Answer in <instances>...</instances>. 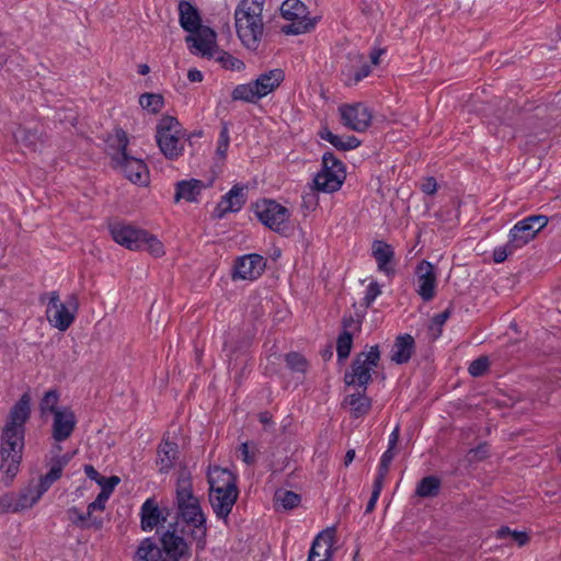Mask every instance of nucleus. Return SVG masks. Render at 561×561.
<instances>
[{"label": "nucleus", "instance_id": "44", "mask_svg": "<svg viewBox=\"0 0 561 561\" xmlns=\"http://www.w3.org/2000/svg\"><path fill=\"white\" fill-rule=\"evenodd\" d=\"M275 497L285 510L297 507L300 503V496L293 491H278Z\"/></svg>", "mask_w": 561, "mask_h": 561}, {"label": "nucleus", "instance_id": "64", "mask_svg": "<svg viewBox=\"0 0 561 561\" xmlns=\"http://www.w3.org/2000/svg\"><path fill=\"white\" fill-rule=\"evenodd\" d=\"M304 203L306 205H314L316 204V197L312 193L302 195Z\"/></svg>", "mask_w": 561, "mask_h": 561}, {"label": "nucleus", "instance_id": "56", "mask_svg": "<svg viewBox=\"0 0 561 561\" xmlns=\"http://www.w3.org/2000/svg\"><path fill=\"white\" fill-rule=\"evenodd\" d=\"M510 539L511 541L516 542L519 547H523L528 542L529 537L525 531L514 530Z\"/></svg>", "mask_w": 561, "mask_h": 561}, {"label": "nucleus", "instance_id": "8", "mask_svg": "<svg viewBox=\"0 0 561 561\" xmlns=\"http://www.w3.org/2000/svg\"><path fill=\"white\" fill-rule=\"evenodd\" d=\"M380 360L379 346H370L368 352H360L352 362L351 369L345 373L344 381L347 386H354L366 391L371 381V374Z\"/></svg>", "mask_w": 561, "mask_h": 561}, {"label": "nucleus", "instance_id": "9", "mask_svg": "<svg viewBox=\"0 0 561 561\" xmlns=\"http://www.w3.org/2000/svg\"><path fill=\"white\" fill-rule=\"evenodd\" d=\"M119 142V151L113 157L115 168H118L131 183L147 185L149 183V170L141 159L127 153V139L124 131H122Z\"/></svg>", "mask_w": 561, "mask_h": 561}, {"label": "nucleus", "instance_id": "10", "mask_svg": "<svg viewBox=\"0 0 561 561\" xmlns=\"http://www.w3.org/2000/svg\"><path fill=\"white\" fill-rule=\"evenodd\" d=\"M259 220L271 230L284 233L288 229L289 210L272 199H264L255 205Z\"/></svg>", "mask_w": 561, "mask_h": 561}, {"label": "nucleus", "instance_id": "33", "mask_svg": "<svg viewBox=\"0 0 561 561\" xmlns=\"http://www.w3.org/2000/svg\"><path fill=\"white\" fill-rule=\"evenodd\" d=\"M319 136L321 139L330 142L334 148L342 151L355 149L360 145V141L355 136H347L346 139H343L327 127L319 131Z\"/></svg>", "mask_w": 561, "mask_h": 561}, {"label": "nucleus", "instance_id": "27", "mask_svg": "<svg viewBox=\"0 0 561 561\" xmlns=\"http://www.w3.org/2000/svg\"><path fill=\"white\" fill-rule=\"evenodd\" d=\"M414 348L415 342L410 334L398 336L392 346L391 360L397 364L408 363L414 353Z\"/></svg>", "mask_w": 561, "mask_h": 561}, {"label": "nucleus", "instance_id": "31", "mask_svg": "<svg viewBox=\"0 0 561 561\" xmlns=\"http://www.w3.org/2000/svg\"><path fill=\"white\" fill-rule=\"evenodd\" d=\"M134 561H169L163 558L161 548L151 539H144L135 553Z\"/></svg>", "mask_w": 561, "mask_h": 561}, {"label": "nucleus", "instance_id": "21", "mask_svg": "<svg viewBox=\"0 0 561 561\" xmlns=\"http://www.w3.org/2000/svg\"><path fill=\"white\" fill-rule=\"evenodd\" d=\"M245 187L233 185L217 204L215 214L218 218H222L228 213H237L245 204Z\"/></svg>", "mask_w": 561, "mask_h": 561}, {"label": "nucleus", "instance_id": "59", "mask_svg": "<svg viewBox=\"0 0 561 561\" xmlns=\"http://www.w3.org/2000/svg\"><path fill=\"white\" fill-rule=\"evenodd\" d=\"M399 434H400V430H399V426L397 425L389 436L388 448H390V449L396 448V445L399 440Z\"/></svg>", "mask_w": 561, "mask_h": 561}, {"label": "nucleus", "instance_id": "7", "mask_svg": "<svg viewBox=\"0 0 561 561\" xmlns=\"http://www.w3.org/2000/svg\"><path fill=\"white\" fill-rule=\"evenodd\" d=\"M156 140L164 157L176 160L184 151V140L179 121L173 116H163L156 131Z\"/></svg>", "mask_w": 561, "mask_h": 561}, {"label": "nucleus", "instance_id": "34", "mask_svg": "<svg viewBox=\"0 0 561 561\" xmlns=\"http://www.w3.org/2000/svg\"><path fill=\"white\" fill-rule=\"evenodd\" d=\"M345 402L350 405L354 417L364 416L371 408V400L365 394L363 389L362 391L347 396Z\"/></svg>", "mask_w": 561, "mask_h": 561}, {"label": "nucleus", "instance_id": "17", "mask_svg": "<svg viewBox=\"0 0 561 561\" xmlns=\"http://www.w3.org/2000/svg\"><path fill=\"white\" fill-rule=\"evenodd\" d=\"M334 542V527H329L320 531L312 541L308 561H332Z\"/></svg>", "mask_w": 561, "mask_h": 561}, {"label": "nucleus", "instance_id": "46", "mask_svg": "<svg viewBox=\"0 0 561 561\" xmlns=\"http://www.w3.org/2000/svg\"><path fill=\"white\" fill-rule=\"evenodd\" d=\"M379 295H381L380 285L375 280L370 282L366 288L362 306H364L365 308H369Z\"/></svg>", "mask_w": 561, "mask_h": 561}, {"label": "nucleus", "instance_id": "25", "mask_svg": "<svg viewBox=\"0 0 561 561\" xmlns=\"http://www.w3.org/2000/svg\"><path fill=\"white\" fill-rule=\"evenodd\" d=\"M165 517L162 515L157 502L153 499H147L140 508V525L142 530L151 531Z\"/></svg>", "mask_w": 561, "mask_h": 561}, {"label": "nucleus", "instance_id": "37", "mask_svg": "<svg viewBox=\"0 0 561 561\" xmlns=\"http://www.w3.org/2000/svg\"><path fill=\"white\" fill-rule=\"evenodd\" d=\"M353 334L350 331L343 330L336 340V355L340 362L345 360L352 351Z\"/></svg>", "mask_w": 561, "mask_h": 561}, {"label": "nucleus", "instance_id": "2", "mask_svg": "<svg viewBox=\"0 0 561 561\" xmlns=\"http://www.w3.org/2000/svg\"><path fill=\"white\" fill-rule=\"evenodd\" d=\"M174 505L178 517L176 527L181 525V534L194 541L198 550H204L208 533L207 515L202 508L199 499L193 492L192 478L187 471L179 474Z\"/></svg>", "mask_w": 561, "mask_h": 561}, {"label": "nucleus", "instance_id": "14", "mask_svg": "<svg viewBox=\"0 0 561 561\" xmlns=\"http://www.w3.org/2000/svg\"><path fill=\"white\" fill-rule=\"evenodd\" d=\"M416 293L424 301H431L436 295L437 279L435 267L423 260L415 268Z\"/></svg>", "mask_w": 561, "mask_h": 561}, {"label": "nucleus", "instance_id": "42", "mask_svg": "<svg viewBox=\"0 0 561 561\" xmlns=\"http://www.w3.org/2000/svg\"><path fill=\"white\" fill-rule=\"evenodd\" d=\"M322 169L333 173H341V175L345 176L344 164L330 151L324 152L322 156Z\"/></svg>", "mask_w": 561, "mask_h": 561}, {"label": "nucleus", "instance_id": "30", "mask_svg": "<svg viewBox=\"0 0 561 561\" xmlns=\"http://www.w3.org/2000/svg\"><path fill=\"white\" fill-rule=\"evenodd\" d=\"M45 492L38 482H31L16 496L18 506L15 508L24 511L33 507Z\"/></svg>", "mask_w": 561, "mask_h": 561}, {"label": "nucleus", "instance_id": "5", "mask_svg": "<svg viewBox=\"0 0 561 561\" xmlns=\"http://www.w3.org/2000/svg\"><path fill=\"white\" fill-rule=\"evenodd\" d=\"M285 72L280 68H275L261 73L255 80L238 84L231 98L234 101H243L248 103H256L262 98H265L275 91L284 81Z\"/></svg>", "mask_w": 561, "mask_h": 561}, {"label": "nucleus", "instance_id": "55", "mask_svg": "<svg viewBox=\"0 0 561 561\" xmlns=\"http://www.w3.org/2000/svg\"><path fill=\"white\" fill-rule=\"evenodd\" d=\"M370 73V66L367 64H364L360 69L354 75V78L352 79V82L348 84H357L359 81H362L364 78L368 77Z\"/></svg>", "mask_w": 561, "mask_h": 561}, {"label": "nucleus", "instance_id": "45", "mask_svg": "<svg viewBox=\"0 0 561 561\" xmlns=\"http://www.w3.org/2000/svg\"><path fill=\"white\" fill-rule=\"evenodd\" d=\"M229 142H230L229 128H228L227 123H222L219 138L217 141V148H216V154L219 158H221V159L226 158L227 151L229 148Z\"/></svg>", "mask_w": 561, "mask_h": 561}, {"label": "nucleus", "instance_id": "1", "mask_svg": "<svg viewBox=\"0 0 561 561\" xmlns=\"http://www.w3.org/2000/svg\"><path fill=\"white\" fill-rule=\"evenodd\" d=\"M31 396L25 392L10 409L0 434V469L10 483L20 470L25 445V424L31 417Z\"/></svg>", "mask_w": 561, "mask_h": 561}, {"label": "nucleus", "instance_id": "57", "mask_svg": "<svg viewBox=\"0 0 561 561\" xmlns=\"http://www.w3.org/2000/svg\"><path fill=\"white\" fill-rule=\"evenodd\" d=\"M85 476L99 483V481L102 479V476L96 471V469L92 465H84L83 467Z\"/></svg>", "mask_w": 561, "mask_h": 561}, {"label": "nucleus", "instance_id": "47", "mask_svg": "<svg viewBox=\"0 0 561 561\" xmlns=\"http://www.w3.org/2000/svg\"><path fill=\"white\" fill-rule=\"evenodd\" d=\"M488 368L489 359L484 356H481L470 363L468 371L472 377H480L488 370Z\"/></svg>", "mask_w": 561, "mask_h": 561}, {"label": "nucleus", "instance_id": "26", "mask_svg": "<svg viewBox=\"0 0 561 561\" xmlns=\"http://www.w3.org/2000/svg\"><path fill=\"white\" fill-rule=\"evenodd\" d=\"M179 457V446L174 442L163 439L157 450V466L160 472H169Z\"/></svg>", "mask_w": 561, "mask_h": 561}, {"label": "nucleus", "instance_id": "54", "mask_svg": "<svg viewBox=\"0 0 561 561\" xmlns=\"http://www.w3.org/2000/svg\"><path fill=\"white\" fill-rule=\"evenodd\" d=\"M451 311L447 308L445 311L436 314L432 322L438 328V332L440 333V328L445 324V322L449 319Z\"/></svg>", "mask_w": 561, "mask_h": 561}, {"label": "nucleus", "instance_id": "43", "mask_svg": "<svg viewBox=\"0 0 561 561\" xmlns=\"http://www.w3.org/2000/svg\"><path fill=\"white\" fill-rule=\"evenodd\" d=\"M394 458V449L388 448L380 458V462L378 466V471L375 480L385 482V479L389 472L390 465Z\"/></svg>", "mask_w": 561, "mask_h": 561}, {"label": "nucleus", "instance_id": "22", "mask_svg": "<svg viewBox=\"0 0 561 561\" xmlns=\"http://www.w3.org/2000/svg\"><path fill=\"white\" fill-rule=\"evenodd\" d=\"M209 492L238 489L237 477L228 469L219 466L209 467L207 472Z\"/></svg>", "mask_w": 561, "mask_h": 561}, {"label": "nucleus", "instance_id": "61", "mask_svg": "<svg viewBox=\"0 0 561 561\" xmlns=\"http://www.w3.org/2000/svg\"><path fill=\"white\" fill-rule=\"evenodd\" d=\"M513 531L514 530H512L510 527L503 526V527H501V528H499L496 530V535L495 536H496L497 539H506V538H510L512 536Z\"/></svg>", "mask_w": 561, "mask_h": 561}, {"label": "nucleus", "instance_id": "49", "mask_svg": "<svg viewBox=\"0 0 561 561\" xmlns=\"http://www.w3.org/2000/svg\"><path fill=\"white\" fill-rule=\"evenodd\" d=\"M18 506L16 496L12 494H5L0 497V514L7 512H21V508H15Z\"/></svg>", "mask_w": 561, "mask_h": 561}, {"label": "nucleus", "instance_id": "35", "mask_svg": "<svg viewBox=\"0 0 561 561\" xmlns=\"http://www.w3.org/2000/svg\"><path fill=\"white\" fill-rule=\"evenodd\" d=\"M442 486L440 479L436 476H427L420 480L415 489L419 497H435L439 494Z\"/></svg>", "mask_w": 561, "mask_h": 561}, {"label": "nucleus", "instance_id": "62", "mask_svg": "<svg viewBox=\"0 0 561 561\" xmlns=\"http://www.w3.org/2000/svg\"><path fill=\"white\" fill-rule=\"evenodd\" d=\"M355 458V450L354 449H348L346 451V455H345V458H344V465L345 466H348Z\"/></svg>", "mask_w": 561, "mask_h": 561}, {"label": "nucleus", "instance_id": "53", "mask_svg": "<svg viewBox=\"0 0 561 561\" xmlns=\"http://www.w3.org/2000/svg\"><path fill=\"white\" fill-rule=\"evenodd\" d=\"M423 193L427 195H434L437 191V183L434 178H427L421 185Z\"/></svg>", "mask_w": 561, "mask_h": 561}, {"label": "nucleus", "instance_id": "24", "mask_svg": "<svg viewBox=\"0 0 561 561\" xmlns=\"http://www.w3.org/2000/svg\"><path fill=\"white\" fill-rule=\"evenodd\" d=\"M205 187L204 182L197 179L180 181L175 185L174 202L178 203L184 199L188 203H196Z\"/></svg>", "mask_w": 561, "mask_h": 561}, {"label": "nucleus", "instance_id": "6", "mask_svg": "<svg viewBox=\"0 0 561 561\" xmlns=\"http://www.w3.org/2000/svg\"><path fill=\"white\" fill-rule=\"evenodd\" d=\"M47 299L46 318L48 322L59 331H66L76 319L78 311V299L75 295H69L65 302L60 301L58 291L45 293L41 296V301Z\"/></svg>", "mask_w": 561, "mask_h": 561}, {"label": "nucleus", "instance_id": "50", "mask_svg": "<svg viewBox=\"0 0 561 561\" xmlns=\"http://www.w3.org/2000/svg\"><path fill=\"white\" fill-rule=\"evenodd\" d=\"M119 481V478L116 476L110 478L102 477L98 484L101 486V492L107 491L106 496L110 497Z\"/></svg>", "mask_w": 561, "mask_h": 561}, {"label": "nucleus", "instance_id": "60", "mask_svg": "<svg viewBox=\"0 0 561 561\" xmlns=\"http://www.w3.org/2000/svg\"><path fill=\"white\" fill-rule=\"evenodd\" d=\"M187 78L191 82H201L203 80V73L197 69H190Z\"/></svg>", "mask_w": 561, "mask_h": 561}, {"label": "nucleus", "instance_id": "4", "mask_svg": "<svg viewBox=\"0 0 561 561\" xmlns=\"http://www.w3.org/2000/svg\"><path fill=\"white\" fill-rule=\"evenodd\" d=\"M110 233L113 240L130 250L148 251L154 257H160L164 254V247L162 242L147 230L137 228L130 224L123 221L113 222L108 226Z\"/></svg>", "mask_w": 561, "mask_h": 561}, {"label": "nucleus", "instance_id": "19", "mask_svg": "<svg viewBox=\"0 0 561 561\" xmlns=\"http://www.w3.org/2000/svg\"><path fill=\"white\" fill-rule=\"evenodd\" d=\"M239 495L238 489L221 490L209 492V503L217 518L228 522V517L237 502Z\"/></svg>", "mask_w": 561, "mask_h": 561}, {"label": "nucleus", "instance_id": "16", "mask_svg": "<svg viewBox=\"0 0 561 561\" xmlns=\"http://www.w3.org/2000/svg\"><path fill=\"white\" fill-rule=\"evenodd\" d=\"M265 268V260L260 254H247L239 257L234 264L233 279L254 280L259 278Z\"/></svg>", "mask_w": 561, "mask_h": 561}, {"label": "nucleus", "instance_id": "20", "mask_svg": "<svg viewBox=\"0 0 561 561\" xmlns=\"http://www.w3.org/2000/svg\"><path fill=\"white\" fill-rule=\"evenodd\" d=\"M77 419L75 413L69 408H64L61 411H56L53 419L51 436L60 443L68 439L75 431Z\"/></svg>", "mask_w": 561, "mask_h": 561}, {"label": "nucleus", "instance_id": "29", "mask_svg": "<svg viewBox=\"0 0 561 561\" xmlns=\"http://www.w3.org/2000/svg\"><path fill=\"white\" fill-rule=\"evenodd\" d=\"M179 12H180V24L181 26L193 33L197 31L201 26V16L197 10L185 0L180 1L179 3Z\"/></svg>", "mask_w": 561, "mask_h": 561}, {"label": "nucleus", "instance_id": "36", "mask_svg": "<svg viewBox=\"0 0 561 561\" xmlns=\"http://www.w3.org/2000/svg\"><path fill=\"white\" fill-rule=\"evenodd\" d=\"M68 460L65 457H58L54 459L49 471L41 477L38 483L47 492V490L51 486L54 482L60 479L62 474V470L67 465Z\"/></svg>", "mask_w": 561, "mask_h": 561}, {"label": "nucleus", "instance_id": "48", "mask_svg": "<svg viewBox=\"0 0 561 561\" xmlns=\"http://www.w3.org/2000/svg\"><path fill=\"white\" fill-rule=\"evenodd\" d=\"M515 245L512 244L511 239H508L507 243L501 247H497L493 251V261L495 263L504 262L510 254H512L515 250Z\"/></svg>", "mask_w": 561, "mask_h": 561}, {"label": "nucleus", "instance_id": "18", "mask_svg": "<svg viewBox=\"0 0 561 561\" xmlns=\"http://www.w3.org/2000/svg\"><path fill=\"white\" fill-rule=\"evenodd\" d=\"M192 53L206 57H213L216 50V33L209 27H199L186 37Z\"/></svg>", "mask_w": 561, "mask_h": 561}, {"label": "nucleus", "instance_id": "32", "mask_svg": "<svg viewBox=\"0 0 561 561\" xmlns=\"http://www.w3.org/2000/svg\"><path fill=\"white\" fill-rule=\"evenodd\" d=\"M67 516L72 525L81 529L90 527L100 529L102 527V520L96 517H92V513H90L89 508L87 510V513H83L78 507L72 506L67 510Z\"/></svg>", "mask_w": 561, "mask_h": 561}, {"label": "nucleus", "instance_id": "39", "mask_svg": "<svg viewBox=\"0 0 561 561\" xmlns=\"http://www.w3.org/2000/svg\"><path fill=\"white\" fill-rule=\"evenodd\" d=\"M139 104L144 110L158 113L163 107L164 101L162 95L156 93H144L139 98Z\"/></svg>", "mask_w": 561, "mask_h": 561}, {"label": "nucleus", "instance_id": "63", "mask_svg": "<svg viewBox=\"0 0 561 561\" xmlns=\"http://www.w3.org/2000/svg\"><path fill=\"white\" fill-rule=\"evenodd\" d=\"M272 421V415L268 412H262L260 413V422L264 425L270 424Z\"/></svg>", "mask_w": 561, "mask_h": 561}, {"label": "nucleus", "instance_id": "23", "mask_svg": "<svg viewBox=\"0 0 561 561\" xmlns=\"http://www.w3.org/2000/svg\"><path fill=\"white\" fill-rule=\"evenodd\" d=\"M371 255L377 262L378 271L388 276L394 273V268L392 266L394 251L389 243L383 240H375L371 244Z\"/></svg>", "mask_w": 561, "mask_h": 561}, {"label": "nucleus", "instance_id": "41", "mask_svg": "<svg viewBox=\"0 0 561 561\" xmlns=\"http://www.w3.org/2000/svg\"><path fill=\"white\" fill-rule=\"evenodd\" d=\"M239 453L242 461L251 466L256 462L259 447L254 442H244L240 445Z\"/></svg>", "mask_w": 561, "mask_h": 561}, {"label": "nucleus", "instance_id": "40", "mask_svg": "<svg viewBox=\"0 0 561 561\" xmlns=\"http://www.w3.org/2000/svg\"><path fill=\"white\" fill-rule=\"evenodd\" d=\"M285 362L288 368L294 373L305 374L309 366L307 359L297 352L286 354Z\"/></svg>", "mask_w": 561, "mask_h": 561}, {"label": "nucleus", "instance_id": "11", "mask_svg": "<svg viewBox=\"0 0 561 561\" xmlns=\"http://www.w3.org/2000/svg\"><path fill=\"white\" fill-rule=\"evenodd\" d=\"M280 13L285 20L291 22L282 27L285 34L298 35L313 27V23L307 18V7L300 0H285L280 5Z\"/></svg>", "mask_w": 561, "mask_h": 561}, {"label": "nucleus", "instance_id": "58", "mask_svg": "<svg viewBox=\"0 0 561 561\" xmlns=\"http://www.w3.org/2000/svg\"><path fill=\"white\" fill-rule=\"evenodd\" d=\"M342 327H343V330H346V331H348V329H351L353 327L356 330H359V328H360V325L358 323H356V321H355V319L353 318L352 314L343 317V319H342Z\"/></svg>", "mask_w": 561, "mask_h": 561}, {"label": "nucleus", "instance_id": "15", "mask_svg": "<svg viewBox=\"0 0 561 561\" xmlns=\"http://www.w3.org/2000/svg\"><path fill=\"white\" fill-rule=\"evenodd\" d=\"M531 221H537L541 225L542 222L548 224V217L543 215H531L516 222L510 230L508 236L515 248H523L536 237L537 230L533 229V226L529 225Z\"/></svg>", "mask_w": 561, "mask_h": 561}, {"label": "nucleus", "instance_id": "13", "mask_svg": "<svg viewBox=\"0 0 561 561\" xmlns=\"http://www.w3.org/2000/svg\"><path fill=\"white\" fill-rule=\"evenodd\" d=\"M339 112L342 124L354 131L363 133L371 124V112L364 103L343 104Z\"/></svg>", "mask_w": 561, "mask_h": 561}, {"label": "nucleus", "instance_id": "52", "mask_svg": "<svg viewBox=\"0 0 561 561\" xmlns=\"http://www.w3.org/2000/svg\"><path fill=\"white\" fill-rule=\"evenodd\" d=\"M106 493L107 491L100 492L96 499L88 505L90 513L93 514L94 511H104L105 504L110 499L108 496H106Z\"/></svg>", "mask_w": 561, "mask_h": 561}, {"label": "nucleus", "instance_id": "51", "mask_svg": "<svg viewBox=\"0 0 561 561\" xmlns=\"http://www.w3.org/2000/svg\"><path fill=\"white\" fill-rule=\"evenodd\" d=\"M382 488H383V482L378 481V480L374 481L373 492H371V496L367 503L366 512H370L375 508V505L379 499Z\"/></svg>", "mask_w": 561, "mask_h": 561}, {"label": "nucleus", "instance_id": "28", "mask_svg": "<svg viewBox=\"0 0 561 561\" xmlns=\"http://www.w3.org/2000/svg\"><path fill=\"white\" fill-rule=\"evenodd\" d=\"M344 179V175H341V173H333L321 169L314 176L313 183L317 191L333 193L341 188Z\"/></svg>", "mask_w": 561, "mask_h": 561}, {"label": "nucleus", "instance_id": "12", "mask_svg": "<svg viewBox=\"0 0 561 561\" xmlns=\"http://www.w3.org/2000/svg\"><path fill=\"white\" fill-rule=\"evenodd\" d=\"M183 536L178 534L176 525L170 524L169 529L160 537V548L169 561H190L191 548Z\"/></svg>", "mask_w": 561, "mask_h": 561}, {"label": "nucleus", "instance_id": "38", "mask_svg": "<svg viewBox=\"0 0 561 561\" xmlns=\"http://www.w3.org/2000/svg\"><path fill=\"white\" fill-rule=\"evenodd\" d=\"M59 393L56 389H50L46 391L39 402L41 414L45 415L47 413H53L54 415L56 411H61V409H57Z\"/></svg>", "mask_w": 561, "mask_h": 561}, {"label": "nucleus", "instance_id": "3", "mask_svg": "<svg viewBox=\"0 0 561 561\" xmlns=\"http://www.w3.org/2000/svg\"><path fill=\"white\" fill-rule=\"evenodd\" d=\"M266 0H241L234 10L239 39L250 50H257L264 34L263 9Z\"/></svg>", "mask_w": 561, "mask_h": 561}]
</instances>
